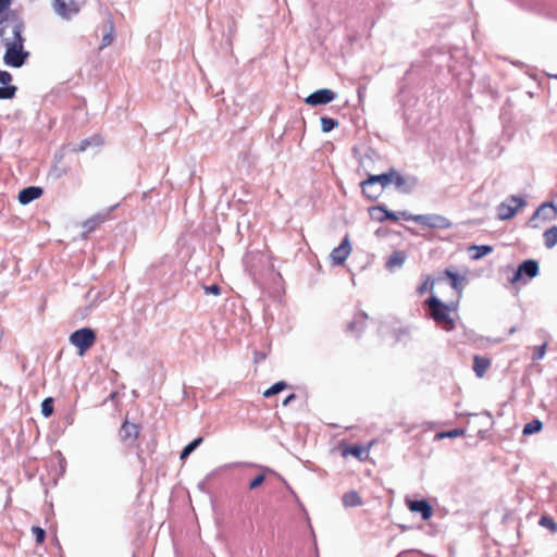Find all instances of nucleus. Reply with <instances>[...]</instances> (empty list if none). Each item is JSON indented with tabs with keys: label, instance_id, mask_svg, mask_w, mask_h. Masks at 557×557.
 I'll return each mask as SVG.
<instances>
[{
	"label": "nucleus",
	"instance_id": "nucleus-1",
	"mask_svg": "<svg viewBox=\"0 0 557 557\" xmlns=\"http://www.w3.org/2000/svg\"><path fill=\"white\" fill-rule=\"evenodd\" d=\"M391 184H394L398 191L409 194L418 185V178L413 175H403L394 169H391L386 173L370 175L367 180L361 182L360 186L363 195L374 200L382 194L384 188Z\"/></svg>",
	"mask_w": 557,
	"mask_h": 557
},
{
	"label": "nucleus",
	"instance_id": "nucleus-2",
	"mask_svg": "<svg viewBox=\"0 0 557 557\" xmlns=\"http://www.w3.org/2000/svg\"><path fill=\"white\" fill-rule=\"evenodd\" d=\"M430 309L431 318L445 331H451L455 327L454 320L450 318V311L455 310L454 306L442 302L437 297L432 296L426 300Z\"/></svg>",
	"mask_w": 557,
	"mask_h": 557
},
{
	"label": "nucleus",
	"instance_id": "nucleus-3",
	"mask_svg": "<svg viewBox=\"0 0 557 557\" xmlns=\"http://www.w3.org/2000/svg\"><path fill=\"white\" fill-rule=\"evenodd\" d=\"M23 29V22L15 16H5L1 20L0 39L3 46H7V42H17L18 39H24L22 36Z\"/></svg>",
	"mask_w": 557,
	"mask_h": 557
},
{
	"label": "nucleus",
	"instance_id": "nucleus-4",
	"mask_svg": "<svg viewBox=\"0 0 557 557\" xmlns=\"http://www.w3.org/2000/svg\"><path fill=\"white\" fill-rule=\"evenodd\" d=\"M25 39H18L17 42H7L3 62L11 67H21L25 64L29 53L24 50Z\"/></svg>",
	"mask_w": 557,
	"mask_h": 557
},
{
	"label": "nucleus",
	"instance_id": "nucleus-5",
	"mask_svg": "<svg viewBox=\"0 0 557 557\" xmlns=\"http://www.w3.org/2000/svg\"><path fill=\"white\" fill-rule=\"evenodd\" d=\"M96 333L90 327L76 330L70 335L69 342L78 349V355L84 356L85 352L95 344Z\"/></svg>",
	"mask_w": 557,
	"mask_h": 557
},
{
	"label": "nucleus",
	"instance_id": "nucleus-6",
	"mask_svg": "<svg viewBox=\"0 0 557 557\" xmlns=\"http://www.w3.org/2000/svg\"><path fill=\"white\" fill-rule=\"evenodd\" d=\"M86 0H52L54 12L63 20H71L77 15Z\"/></svg>",
	"mask_w": 557,
	"mask_h": 557
},
{
	"label": "nucleus",
	"instance_id": "nucleus-7",
	"mask_svg": "<svg viewBox=\"0 0 557 557\" xmlns=\"http://www.w3.org/2000/svg\"><path fill=\"white\" fill-rule=\"evenodd\" d=\"M527 205L525 200L519 196H510L504 202L497 206V216L499 220H509L517 211Z\"/></svg>",
	"mask_w": 557,
	"mask_h": 557
},
{
	"label": "nucleus",
	"instance_id": "nucleus-8",
	"mask_svg": "<svg viewBox=\"0 0 557 557\" xmlns=\"http://www.w3.org/2000/svg\"><path fill=\"white\" fill-rule=\"evenodd\" d=\"M539 274V262L533 259H528L523 261L517 269V271L513 273L512 277L510 278L511 284H516L519 281L522 280L523 276L531 280Z\"/></svg>",
	"mask_w": 557,
	"mask_h": 557
},
{
	"label": "nucleus",
	"instance_id": "nucleus-9",
	"mask_svg": "<svg viewBox=\"0 0 557 557\" xmlns=\"http://www.w3.org/2000/svg\"><path fill=\"white\" fill-rule=\"evenodd\" d=\"M414 219L417 223L432 228L446 230L451 226V222L440 214H418Z\"/></svg>",
	"mask_w": 557,
	"mask_h": 557
},
{
	"label": "nucleus",
	"instance_id": "nucleus-10",
	"mask_svg": "<svg viewBox=\"0 0 557 557\" xmlns=\"http://www.w3.org/2000/svg\"><path fill=\"white\" fill-rule=\"evenodd\" d=\"M336 98V94L327 88L319 89L310 94L305 102L309 106L315 107L321 104H327Z\"/></svg>",
	"mask_w": 557,
	"mask_h": 557
},
{
	"label": "nucleus",
	"instance_id": "nucleus-11",
	"mask_svg": "<svg viewBox=\"0 0 557 557\" xmlns=\"http://www.w3.org/2000/svg\"><path fill=\"white\" fill-rule=\"evenodd\" d=\"M557 215V208L553 202H544L542 203L533 213L529 223L531 226L536 227L537 225L534 223L537 219H542L543 221H552Z\"/></svg>",
	"mask_w": 557,
	"mask_h": 557
},
{
	"label": "nucleus",
	"instance_id": "nucleus-12",
	"mask_svg": "<svg viewBox=\"0 0 557 557\" xmlns=\"http://www.w3.org/2000/svg\"><path fill=\"white\" fill-rule=\"evenodd\" d=\"M351 251V246L348 236H345L341 245L334 248L330 255L332 261L336 265L343 264Z\"/></svg>",
	"mask_w": 557,
	"mask_h": 557
},
{
	"label": "nucleus",
	"instance_id": "nucleus-13",
	"mask_svg": "<svg viewBox=\"0 0 557 557\" xmlns=\"http://www.w3.org/2000/svg\"><path fill=\"white\" fill-rule=\"evenodd\" d=\"M407 506L412 512L421 513L423 520H429L432 517L433 509L431 505L422 499V500H410L407 499Z\"/></svg>",
	"mask_w": 557,
	"mask_h": 557
},
{
	"label": "nucleus",
	"instance_id": "nucleus-14",
	"mask_svg": "<svg viewBox=\"0 0 557 557\" xmlns=\"http://www.w3.org/2000/svg\"><path fill=\"white\" fill-rule=\"evenodd\" d=\"M121 438L127 445H133L139 434V426L134 423L124 422L121 428Z\"/></svg>",
	"mask_w": 557,
	"mask_h": 557
},
{
	"label": "nucleus",
	"instance_id": "nucleus-15",
	"mask_svg": "<svg viewBox=\"0 0 557 557\" xmlns=\"http://www.w3.org/2000/svg\"><path fill=\"white\" fill-rule=\"evenodd\" d=\"M42 195V189L37 186H29L22 189L18 194V201L22 205H27Z\"/></svg>",
	"mask_w": 557,
	"mask_h": 557
},
{
	"label": "nucleus",
	"instance_id": "nucleus-16",
	"mask_svg": "<svg viewBox=\"0 0 557 557\" xmlns=\"http://www.w3.org/2000/svg\"><path fill=\"white\" fill-rule=\"evenodd\" d=\"M103 144V139L100 135H92L88 138L81 140L77 147L73 148L74 151L83 152L90 147H100Z\"/></svg>",
	"mask_w": 557,
	"mask_h": 557
},
{
	"label": "nucleus",
	"instance_id": "nucleus-17",
	"mask_svg": "<svg viewBox=\"0 0 557 557\" xmlns=\"http://www.w3.org/2000/svg\"><path fill=\"white\" fill-rule=\"evenodd\" d=\"M115 208L112 207L110 208L108 211H106L104 213H98L96 215H94L92 218L88 219L87 221L84 222L83 224V227L87 231V232H91L94 231L99 224L103 223L106 221V219L108 218V215L110 214V212Z\"/></svg>",
	"mask_w": 557,
	"mask_h": 557
},
{
	"label": "nucleus",
	"instance_id": "nucleus-18",
	"mask_svg": "<svg viewBox=\"0 0 557 557\" xmlns=\"http://www.w3.org/2000/svg\"><path fill=\"white\" fill-rule=\"evenodd\" d=\"M407 259V255L401 251V250H397V251H394L388 260L386 261L385 263V267L388 269V270H394L395 268H401L405 263Z\"/></svg>",
	"mask_w": 557,
	"mask_h": 557
},
{
	"label": "nucleus",
	"instance_id": "nucleus-19",
	"mask_svg": "<svg viewBox=\"0 0 557 557\" xmlns=\"http://www.w3.org/2000/svg\"><path fill=\"white\" fill-rule=\"evenodd\" d=\"M491 366L490 359L481 356H474L473 358V371L478 377H483L487 369Z\"/></svg>",
	"mask_w": 557,
	"mask_h": 557
},
{
	"label": "nucleus",
	"instance_id": "nucleus-20",
	"mask_svg": "<svg viewBox=\"0 0 557 557\" xmlns=\"http://www.w3.org/2000/svg\"><path fill=\"white\" fill-rule=\"evenodd\" d=\"M342 502L344 507H359L362 505V499L358 492L356 491H349L345 493L342 497Z\"/></svg>",
	"mask_w": 557,
	"mask_h": 557
},
{
	"label": "nucleus",
	"instance_id": "nucleus-21",
	"mask_svg": "<svg viewBox=\"0 0 557 557\" xmlns=\"http://www.w3.org/2000/svg\"><path fill=\"white\" fill-rule=\"evenodd\" d=\"M544 244L550 249L557 245V226L554 225L544 232Z\"/></svg>",
	"mask_w": 557,
	"mask_h": 557
},
{
	"label": "nucleus",
	"instance_id": "nucleus-22",
	"mask_svg": "<svg viewBox=\"0 0 557 557\" xmlns=\"http://www.w3.org/2000/svg\"><path fill=\"white\" fill-rule=\"evenodd\" d=\"M445 274L446 276L450 280V285L454 289H456L457 292H460L461 290V283L462 281H465V276L449 270V269H446L445 270Z\"/></svg>",
	"mask_w": 557,
	"mask_h": 557
},
{
	"label": "nucleus",
	"instance_id": "nucleus-23",
	"mask_svg": "<svg viewBox=\"0 0 557 557\" xmlns=\"http://www.w3.org/2000/svg\"><path fill=\"white\" fill-rule=\"evenodd\" d=\"M543 428V423L539 419H534L527 423L523 428V435H532L539 433Z\"/></svg>",
	"mask_w": 557,
	"mask_h": 557
},
{
	"label": "nucleus",
	"instance_id": "nucleus-24",
	"mask_svg": "<svg viewBox=\"0 0 557 557\" xmlns=\"http://www.w3.org/2000/svg\"><path fill=\"white\" fill-rule=\"evenodd\" d=\"M374 212H377L380 214H383V218H377V222H384L385 220H393L397 221L399 219L398 213H395L393 211H388L384 207H374Z\"/></svg>",
	"mask_w": 557,
	"mask_h": 557
},
{
	"label": "nucleus",
	"instance_id": "nucleus-25",
	"mask_svg": "<svg viewBox=\"0 0 557 557\" xmlns=\"http://www.w3.org/2000/svg\"><path fill=\"white\" fill-rule=\"evenodd\" d=\"M540 4H541L540 0H520L519 1V7L522 10L529 11V12L540 13L541 12Z\"/></svg>",
	"mask_w": 557,
	"mask_h": 557
},
{
	"label": "nucleus",
	"instance_id": "nucleus-26",
	"mask_svg": "<svg viewBox=\"0 0 557 557\" xmlns=\"http://www.w3.org/2000/svg\"><path fill=\"white\" fill-rule=\"evenodd\" d=\"M470 251H474L472 255V259L478 260L486 255H488L493 249L491 246L482 245V246H471L469 248Z\"/></svg>",
	"mask_w": 557,
	"mask_h": 557
},
{
	"label": "nucleus",
	"instance_id": "nucleus-27",
	"mask_svg": "<svg viewBox=\"0 0 557 557\" xmlns=\"http://www.w3.org/2000/svg\"><path fill=\"white\" fill-rule=\"evenodd\" d=\"M320 122H321V129L323 133H329L332 129H334L336 126H338V122L329 116H322L320 119Z\"/></svg>",
	"mask_w": 557,
	"mask_h": 557
},
{
	"label": "nucleus",
	"instance_id": "nucleus-28",
	"mask_svg": "<svg viewBox=\"0 0 557 557\" xmlns=\"http://www.w3.org/2000/svg\"><path fill=\"white\" fill-rule=\"evenodd\" d=\"M202 443V437H198L190 442L188 445L184 447V449L181 453L180 458L185 459L187 458L200 444Z\"/></svg>",
	"mask_w": 557,
	"mask_h": 557
},
{
	"label": "nucleus",
	"instance_id": "nucleus-29",
	"mask_svg": "<svg viewBox=\"0 0 557 557\" xmlns=\"http://www.w3.org/2000/svg\"><path fill=\"white\" fill-rule=\"evenodd\" d=\"M285 388H286V383L284 381L276 382L270 388H268L267 391L263 392V396L269 398L273 395L281 393Z\"/></svg>",
	"mask_w": 557,
	"mask_h": 557
},
{
	"label": "nucleus",
	"instance_id": "nucleus-30",
	"mask_svg": "<svg viewBox=\"0 0 557 557\" xmlns=\"http://www.w3.org/2000/svg\"><path fill=\"white\" fill-rule=\"evenodd\" d=\"M113 39H114V27H113L112 23H110V25L108 27V32L106 34H103V36H102L100 48L103 49V48L110 46L112 44Z\"/></svg>",
	"mask_w": 557,
	"mask_h": 557
},
{
	"label": "nucleus",
	"instance_id": "nucleus-31",
	"mask_svg": "<svg viewBox=\"0 0 557 557\" xmlns=\"http://www.w3.org/2000/svg\"><path fill=\"white\" fill-rule=\"evenodd\" d=\"M16 92V87L13 85H3L0 87V99H12Z\"/></svg>",
	"mask_w": 557,
	"mask_h": 557
},
{
	"label": "nucleus",
	"instance_id": "nucleus-32",
	"mask_svg": "<svg viewBox=\"0 0 557 557\" xmlns=\"http://www.w3.org/2000/svg\"><path fill=\"white\" fill-rule=\"evenodd\" d=\"M53 412V399L48 397L41 403V413L45 418H48Z\"/></svg>",
	"mask_w": 557,
	"mask_h": 557
},
{
	"label": "nucleus",
	"instance_id": "nucleus-33",
	"mask_svg": "<svg viewBox=\"0 0 557 557\" xmlns=\"http://www.w3.org/2000/svg\"><path fill=\"white\" fill-rule=\"evenodd\" d=\"M368 315L366 313H360L355 318L352 322L349 323L348 330L352 333H358L360 330L357 327L358 323H362L364 320H367Z\"/></svg>",
	"mask_w": 557,
	"mask_h": 557
},
{
	"label": "nucleus",
	"instance_id": "nucleus-34",
	"mask_svg": "<svg viewBox=\"0 0 557 557\" xmlns=\"http://www.w3.org/2000/svg\"><path fill=\"white\" fill-rule=\"evenodd\" d=\"M465 434V431L462 429H454L447 432L437 433V438H444V437H458Z\"/></svg>",
	"mask_w": 557,
	"mask_h": 557
},
{
	"label": "nucleus",
	"instance_id": "nucleus-35",
	"mask_svg": "<svg viewBox=\"0 0 557 557\" xmlns=\"http://www.w3.org/2000/svg\"><path fill=\"white\" fill-rule=\"evenodd\" d=\"M364 448L358 445L350 446L346 449L345 454H350L359 459H362V456L364 455Z\"/></svg>",
	"mask_w": 557,
	"mask_h": 557
},
{
	"label": "nucleus",
	"instance_id": "nucleus-36",
	"mask_svg": "<svg viewBox=\"0 0 557 557\" xmlns=\"http://www.w3.org/2000/svg\"><path fill=\"white\" fill-rule=\"evenodd\" d=\"M434 282L431 280L430 276H428L424 282L418 287V293L420 295L425 294L428 290H431L433 288Z\"/></svg>",
	"mask_w": 557,
	"mask_h": 557
},
{
	"label": "nucleus",
	"instance_id": "nucleus-37",
	"mask_svg": "<svg viewBox=\"0 0 557 557\" xmlns=\"http://www.w3.org/2000/svg\"><path fill=\"white\" fill-rule=\"evenodd\" d=\"M32 532L35 535L36 542L41 544L46 537V531L40 527H33Z\"/></svg>",
	"mask_w": 557,
	"mask_h": 557
},
{
	"label": "nucleus",
	"instance_id": "nucleus-38",
	"mask_svg": "<svg viewBox=\"0 0 557 557\" xmlns=\"http://www.w3.org/2000/svg\"><path fill=\"white\" fill-rule=\"evenodd\" d=\"M546 344H543L541 346L535 347L534 354L532 359L533 360H540L543 359L546 352Z\"/></svg>",
	"mask_w": 557,
	"mask_h": 557
},
{
	"label": "nucleus",
	"instance_id": "nucleus-39",
	"mask_svg": "<svg viewBox=\"0 0 557 557\" xmlns=\"http://www.w3.org/2000/svg\"><path fill=\"white\" fill-rule=\"evenodd\" d=\"M264 474H258L250 483H249V488L250 490H255L257 487H259L263 482H264Z\"/></svg>",
	"mask_w": 557,
	"mask_h": 557
},
{
	"label": "nucleus",
	"instance_id": "nucleus-40",
	"mask_svg": "<svg viewBox=\"0 0 557 557\" xmlns=\"http://www.w3.org/2000/svg\"><path fill=\"white\" fill-rule=\"evenodd\" d=\"M12 81V76L9 72L0 70V83L7 85Z\"/></svg>",
	"mask_w": 557,
	"mask_h": 557
},
{
	"label": "nucleus",
	"instance_id": "nucleus-41",
	"mask_svg": "<svg viewBox=\"0 0 557 557\" xmlns=\"http://www.w3.org/2000/svg\"><path fill=\"white\" fill-rule=\"evenodd\" d=\"M541 524H542V525H545V527H549V528H550V529H553V530H556V529H557V524H556L552 519H549V518H547V517H543V518L541 519Z\"/></svg>",
	"mask_w": 557,
	"mask_h": 557
},
{
	"label": "nucleus",
	"instance_id": "nucleus-42",
	"mask_svg": "<svg viewBox=\"0 0 557 557\" xmlns=\"http://www.w3.org/2000/svg\"><path fill=\"white\" fill-rule=\"evenodd\" d=\"M11 4V0H0V15L9 9ZM3 20L2 16H0V21Z\"/></svg>",
	"mask_w": 557,
	"mask_h": 557
},
{
	"label": "nucleus",
	"instance_id": "nucleus-43",
	"mask_svg": "<svg viewBox=\"0 0 557 557\" xmlns=\"http://www.w3.org/2000/svg\"><path fill=\"white\" fill-rule=\"evenodd\" d=\"M398 215H399V218H403V219H404V220H406V221H414V222H416V219H414V218H416L418 214H410V213H409V212H407V211H403V212H399V213H398Z\"/></svg>",
	"mask_w": 557,
	"mask_h": 557
},
{
	"label": "nucleus",
	"instance_id": "nucleus-44",
	"mask_svg": "<svg viewBox=\"0 0 557 557\" xmlns=\"http://www.w3.org/2000/svg\"><path fill=\"white\" fill-rule=\"evenodd\" d=\"M206 290H207V293H210L213 295H219L221 292V288L218 285L213 284L209 287H206Z\"/></svg>",
	"mask_w": 557,
	"mask_h": 557
},
{
	"label": "nucleus",
	"instance_id": "nucleus-45",
	"mask_svg": "<svg viewBox=\"0 0 557 557\" xmlns=\"http://www.w3.org/2000/svg\"><path fill=\"white\" fill-rule=\"evenodd\" d=\"M296 398V395L295 394H290L288 395L284 401H283V406H287L288 404H290L294 399Z\"/></svg>",
	"mask_w": 557,
	"mask_h": 557
},
{
	"label": "nucleus",
	"instance_id": "nucleus-46",
	"mask_svg": "<svg viewBox=\"0 0 557 557\" xmlns=\"http://www.w3.org/2000/svg\"><path fill=\"white\" fill-rule=\"evenodd\" d=\"M370 213H371L372 219H374L375 221H377V218H383V214L374 212V207L370 210Z\"/></svg>",
	"mask_w": 557,
	"mask_h": 557
},
{
	"label": "nucleus",
	"instance_id": "nucleus-47",
	"mask_svg": "<svg viewBox=\"0 0 557 557\" xmlns=\"http://www.w3.org/2000/svg\"><path fill=\"white\" fill-rule=\"evenodd\" d=\"M515 332H516V327H511V329L509 330V333H510V334H512V333H515Z\"/></svg>",
	"mask_w": 557,
	"mask_h": 557
},
{
	"label": "nucleus",
	"instance_id": "nucleus-48",
	"mask_svg": "<svg viewBox=\"0 0 557 557\" xmlns=\"http://www.w3.org/2000/svg\"><path fill=\"white\" fill-rule=\"evenodd\" d=\"M554 77H556V78H557V75H555Z\"/></svg>",
	"mask_w": 557,
	"mask_h": 557
}]
</instances>
